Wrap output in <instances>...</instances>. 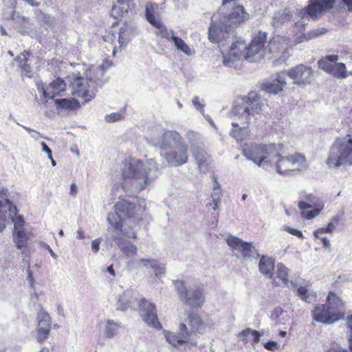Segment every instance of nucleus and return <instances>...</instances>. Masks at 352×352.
Instances as JSON below:
<instances>
[{
  "label": "nucleus",
  "instance_id": "obj_51",
  "mask_svg": "<svg viewBox=\"0 0 352 352\" xmlns=\"http://www.w3.org/2000/svg\"><path fill=\"white\" fill-rule=\"evenodd\" d=\"M124 118V114L122 112H114L105 116L104 120L107 122L111 123L121 120Z\"/></svg>",
  "mask_w": 352,
  "mask_h": 352
},
{
  "label": "nucleus",
  "instance_id": "obj_13",
  "mask_svg": "<svg viewBox=\"0 0 352 352\" xmlns=\"http://www.w3.org/2000/svg\"><path fill=\"white\" fill-rule=\"evenodd\" d=\"M179 298L186 305L194 308H200L204 302L203 290L200 288L187 289L183 280H174Z\"/></svg>",
  "mask_w": 352,
  "mask_h": 352
},
{
  "label": "nucleus",
  "instance_id": "obj_31",
  "mask_svg": "<svg viewBox=\"0 0 352 352\" xmlns=\"http://www.w3.org/2000/svg\"><path fill=\"white\" fill-rule=\"evenodd\" d=\"M157 28L156 34L167 41H170L173 34H175L173 30H168L166 26L162 23V20H159L153 24Z\"/></svg>",
  "mask_w": 352,
  "mask_h": 352
},
{
  "label": "nucleus",
  "instance_id": "obj_61",
  "mask_svg": "<svg viewBox=\"0 0 352 352\" xmlns=\"http://www.w3.org/2000/svg\"><path fill=\"white\" fill-rule=\"evenodd\" d=\"M283 230L285 231L288 232L289 234H293L297 237H299L301 239L304 238L302 233L298 230L294 229V228L289 227V226H285Z\"/></svg>",
  "mask_w": 352,
  "mask_h": 352
},
{
  "label": "nucleus",
  "instance_id": "obj_28",
  "mask_svg": "<svg viewBox=\"0 0 352 352\" xmlns=\"http://www.w3.org/2000/svg\"><path fill=\"white\" fill-rule=\"evenodd\" d=\"M292 14L288 9L280 10L276 12L272 20V25L276 28H278L285 23L291 21Z\"/></svg>",
  "mask_w": 352,
  "mask_h": 352
},
{
  "label": "nucleus",
  "instance_id": "obj_38",
  "mask_svg": "<svg viewBox=\"0 0 352 352\" xmlns=\"http://www.w3.org/2000/svg\"><path fill=\"white\" fill-rule=\"evenodd\" d=\"M55 102L58 107L64 109L73 110L78 109L80 107L79 102L74 99H57L55 100Z\"/></svg>",
  "mask_w": 352,
  "mask_h": 352
},
{
  "label": "nucleus",
  "instance_id": "obj_63",
  "mask_svg": "<svg viewBox=\"0 0 352 352\" xmlns=\"http://www.w3.org/2000/svg\"><path fill=\"white\" fill-rule=\"evenodd\" d=\"M298 208L303 210H306V209H309L313 208V205L311 204H309L304 201H300L298 204Z\"/></svg>",
  "mask_w": 352,
  "mask_h": 352
},
{
  "label": "nucleus",
  "instance_id": "obj_30",
  "mask_svg": "<svg viewBox=\"0 0 352 352\" xmlns=\"http://www.w3.org/2000/svg\"><path fill=\"white\" fill-rule=\"evenodd\" d=\"M187 323L190 327V337L193 333L199 331L202 326V321L199 315L195 313H190L187 318Z\"/></svg>",
  "mask_w": 352,
  "mask_h": 352
},
{
  "label": "nucleus",
  "instance_id": "obj_45",
  "mask_svg": "<svg viewBox=\"0 0 352 352\" xmlns=\"http://www.w3.org/2000/svg\"><path fill=\"white\" fill-rule=\"evenodd\" d=\"M226 242L232 249L240 251L243 243H245V241H243L242 239L232 235H230L226 239Z\"/></svg>",
  "mask_w": 352,
  "mask_h": 352
},
{
  "label": "nucleus",
  "instance_id": "obj_20",
  "mask_svg": "<svg viewBox=\"0 0 352 352\" xmlns=\"http://www.w3.org/2000/svg\"><path fill=\"white\" fill-rule=\"evenodd\" d=\"M166 341L175 348H179L184 344L190 342L191 337L188 328L184 323H181L179 327V332L165 333Z\"/></svg>",
  "mask_w": 352,
  "mask_h": 352
},
{
  "label": "nucleus",
  "instance_id": "obj_23",
  "mask_svg": "<svg viewBox=\"0 0 352 352\" xmlns=\"http://www.w3.org/2000/svg\"><path fill=\"white\" fill-rule=\"evenodd\" d=\"M135 26L133 22L124 23L120 28L118 42L120 47H124L135 36Z\"/></svg>",
  "mask_w": 352,
  "mask_h": 352
},
{
  "label": "nucleus",
  "instance_id": "obj_27",
  "mask_svg": "<svg viewBox=\"0 0 352 352\" xmlns=\"http://www.w3.org/2000/svg\"><path fill=\"white\" fill-rule=\"evenodd\" d=\"M120 328V323L113 320H107L104 327V334L107 338H113L118 335Z\"/></svg>",
  "mask_w": 352,
  "mask_h": 352
},
{
  "label": "nucleus",
  "instance_id": "obj_3",
  "mask_svg": "<svg viewBox=\"0 0 352 352\" xmlns=\"http://www.w3.org/2000/svg\"><path fill=\"white\" fill-rule=\"evenodd\" d=\"M264 102L254 91H251L232 109V113L237 117L239 122H233L234 128L230 131V135L237 142L242 141L248 135V126L255 116L263 111Z\"/></svg>",
  "mask_w": 352,
  "mask_h": 352
},
{
  "label": "nucleus",
  "instance_id": "obj_48",
  "mask_svg": "<svg viewBox=\"0 0 352 352\" xmlns=\"http://www.w3.org/2000/svg\"><path fill=\"white\" fill-rule=\"evenodd\" d=\"M327 32V29L324 28H320L309 31L307 34L304 35L306 40L311 39L324 34Z\"/></svg>",
  "mask_w": 352,
  "mask_h": 352
},
{
  "label": "nucleus",
  "instance_id": "obj_57",
  "mask_svg": "<svg viewBox=\"0 0 352 352\" xmlns=\"http://www.w3.org/2000/svg\"><path fill=\"white\" fill-rule=\"evenodd\" d=\"M304 198L308 201L307 203L311 204L313 207L316 208V204H323V203L313 194H305Z\"/></svg>",
  "mask_w": 352,
  "mask_h": 352
},
{
  "label": "nucleus",
  "instance_id": "obj_22",
  "mask_svg": "<svg viewBox=\"0 0 352 352\" xmlns=\"http://www.w3.org/2000/svg\"><path fill=\"white\" fill-rule=\"evenodd\" d=\"M66 84L60 78H57L43 89V96L45 98H54L56 96H61L65 91Z\"/></svg>",
  "mask_w": 352,
  "mask_h": 352
},
{
  "label": "nucleus",
  "instance_id": "obj_2",
  "mask_svg": "<svg viewBox=\"0 0 352 352\" xmlns=\"http://www.w3.org/2000/svg\"><path fill=\"white\" fill-rule=\"evenodd\" d=\"M159 175L160 169L153 159L145 162L135 158L125 160L122 168V189L128 196H135L144 190Z\"/></svg>",
  "mask_w": 352,
  "mask_h": 352
},
{
  "label": "nucleus",
  "instance_id": "obj_55",
  "mask_svg": "<svg viewBox=\"0 0 352 352\" xmlns=\"http://www.w3.org/2000/svg\"><path fill=\"white\" fill-rule=\"evenodd\" d=\"M286 311H284L281 307H276L273 310L272 314H271V318L274 320L275 322H282L279 320V318L283 316Z\"/></svg>",
  "mask_w": 352,
  "mask_h": 352
},
{
  "label": "nucleus",
  "instance_id": "obj_12",
  "mask_svg": "<svg viewBox=\"0 0 352 352\" xmlns=\"http://www.w3.org/2000/svg\"><path fill=\"white\" fill-rule=\"evenodd\" d=\"M335 0H313V2L307 6V8L299 11L298 16L300 18V21L295 23L296 28L304 25L305 21L309 18L316 19L318 16L323 12L330 10Z\"/></svg>",
  "mask_w": 352,
  "mask_h": 352
},
{
  "label": "nucleus",
  "instance_id": "obj_14",
  "mask_svg": "<svg viewBox=\"0 0 352 352\" xmlns=\"http://www.w3.org/2000/svg\"><path fill=\"white\" fill-rule=\"evenodd\" d=\"M338 55H327L318 60V67L336 78H346L349 76V73L346 65L342 63H338Z\"/></svg>",
  "mask_w": 352,
  "mask_h": 352
},
{
  "label": "nucleus",
  "instance_id": "obj_18",
  "mask_svg": "<svg viewBox=\"0 0 352 352\" xmlns=\"http://www.w3.org/2000/svg\"><path fill=\"white\" fill-rule=\"evenodd\" d=\"M314 72L310 67L299 64L287 70V76L294 80L293 84H309L311 82Z\"/></svg>",
  "mask_w": 352,
  "mask_h": 352
},
{
  "label": "nucleus",
  "instance_id": "obj_40",
  "mask_svg": "<svg viewBox=\"0 0 352 352\" xmlns=\"http://www.w3.org/2000/svg\"><path fill=\"white\" fill-rule=\"evenodd\" d=\"M15 4L16 2L14 0H8L6 2L5 8L3 10V16L6 19H15L16 21V17L18 16H14L15 15Z\"/></svg>",
  "mask_w": 352,
  "mask_h": 352
},
{
  "label": "nucleus",
  "instance_id": "obj_46",
  "mask_svg": "<svg viewBox=\"0 0 352 352\" xmlns=\"http://www.w3.org/2000/svg\"><path fill=\"white\" fill-rule=\"evenodd\" d=\"M146 17L147 21L151 24L160 20L159 17H156L155 15V7L151 3H148L146 6Z\"/></svg>",
  "mask_w": 352,
  "mask_h": 352
},
{
  "label": "nucleus",
  "instance_id": "obj_36",
  "mask_svg": "<svg viewBox=\"0 0 352 352\" xmlns=\"http://www.w3.org/2000/svg\"><path fill=\"white\" fill-rule=\"evenodd\" d=\"M156 265V260L153 258H141L138 260H133L128 263V266L135 267H144L146 269L153 268Z\"/></svg>",
  "mask_w": 352,
  "mask_h": 352
},
{
  "label": "nucleus",
  "instance_id": "obj_11",
  "mask_svg": "<svg viewBox=\"0 0 352 352\" xmlns=\"http://www.w3.org/2000/svg\"><path fill=\"white\" fill-rule=\"evenodd\" d=\"M219 33L220 34L221 41L222 40L221 43H223V45H221V47L219 46L223 56V64L227 67H232L234 61L239 58L241 55L242 50L245 49V42L241 38H236L235 41H232L228 54H226V50L224 49V47L227 42H230L228 40H230V37L228 36V34L224 32H219ZM217 43L220 45L219 43Z\"/></svg>",
  "mask_w": 352,
  "mask_h": 352
},
{
  "label": "nucleus",
  "instance_id": "obj_15",
  "mask_svg": "<svg viewBox=\"0 0 352 352\" xmlns=\"http://www.w3.org/2000/svg\"><path fill=\"white\" fill-rule=\"evenodd\" d=\"M8 189L3 188L0 191V232L6 228V224L10 223V220L13 221L17 213V209L9 199Z\"/></svg>",
  "mask_w": 352,
  "mask_h": 352
},
{
  "label": "nucleus",
  "instance_id": "obj_32",
  "mask_svg": "<svg viewBox=\"0 0 352 352\" xmlns=\"http://www.w3.org/2000/svg\"><path fill=\"white\" fill-rule=\"evenodd\" d=\"M170 41L174 43L175 47L177 50L182 52L186 55L192 56L195 54V52L190 49L184 41L175 34H173Z\"/></svg>",
  "mask_w": 352,
  "mask_h": 352
},
{
  "label": "nucleus",
  "instance_id": "obj_9",
  "mask_svg": "<svg viewBox=\"0 0 352 352\" xmlns=\"http://www.w3.org/2000/svg\"><path fill=\"white\" fill-rule=\"evenodd\" d=\"M148 142L155 146H158L161 151H167L173 144H180L181 135L175 131L165 130L160 126H155L151 131V137Z\"/></svg>",
  "mask_w": 352,
  "mask_h": 352
},
{
  "label": "nucleus",
  "instance_id": "obj_52",
  "mask_svg": "<svg viewBox=\"0 0 352 352\" xmlns=\"http://www.w3.org/2000/svg\"><path fill=\"white\" fill-rule=\"evenodd\" d=\"M347 336L349 339V348L352 351V314L346 317Z\"/></svg>",
  "mask_w": 352,
  "mask_h": 352
},
{
  "label": "nucleus",
  "instance_id": "obj_44",
  "mask_svg": "<svg viewBox=\"0 0 352 352\" xmlns=\"http://www.w3.org/2000/svg\"><path fill=\"white\" fill-rule=\"evenodd\" d=\"M323 208L324 204H316L315 209L312 210H303L301 212V215L306 219H312L320 214Z\"/></svg>",
  "mask_w": 352,
  "mask_h": 352
},
{
  "label": "nucleus",
  "instance_id": "obj_21",
  "mask_svg": "<svg viewBox=\"0 0 352 352\" xmlns=\"http://www.w3.org/2000/svg\"><path fill=\"white\" fill-rule=\"evenodd\" d=\"M115 241L120 250L128 257H131L137 254L138 248L136 245L123 239L120 234H113L109 239H107L106 243L109 241Z\"/></svg>",
  "mask_w": 352,
  "mask_h": 352
},
{
  "label": "nucleus",
  "instance_id": "obj_10",
  "mask_svg": "<svg viewBox=\"0 0 352 352\" xmlns=\"http://www.w3.org/2000/svg\"><path fill=\"white\" fill-rule=\"evenodd\" d=\"M187 139L190 146V151L194 156L198 167L201 172H206L210 162V156L204 149V144L201 135L192 131L187 133Z\"/></svg>",
  "mask_w": 352,
  "mask_h": 352
},
{
  "label": "nucleus",
  "instance_id": "obj_41",
  "mask_svg": "<svg viewBox=\"0 0 352 352\" xmlns=\"http://www.w3.org/2000/svg\"><path fill=\"white\" fill-rule=\"evenodd\" d=\"M241 252L244 258H253L256 259L259 256L258 252L255 250L252 243L245 242Z\"/></svg>",
  "mask_w": 352,
  "mask_h": 352
},
{
  "label": "nucleus",
  "instance_id": "obj_47",
  "mask_svg": "<svg viewBox=\"0 0 352 352\" xmlns=\"http://www.w3.org/2000/svg\"><path fill=\"white\" fill-rule=\"evenodd\" d=\"M263 89L267 93L277 94L283 91V87L277 83L267 82L263 84Z\"/></svg>",
  "mask_w": 352,
  "mask_h": 352
},
{
  "label": "nucleus",
  "instance_id": "obj_19",
  "mask_svg": "<svg viewBox=\"0 0 352 352\" xmlns=\"http://www.w3.org/2000/svg\"><path fill=\"white\" fill-rule=\"evenodd\" d=\"M266 38L267 35L265 32L259 31L255 34L250 45L245 47V58L249 61H254L255 56L263 50L266 43Z\"/></svg>",
  "mask_w": 352,
  "mask_h": 352
},
{
  "label": "nucleus",
  "instance_id": "obj_49",
  "mask_svg": "<svg viewBox=\"0 0 352 352\" xmlns=\"http://www.w3.org/2000/svg\"><path fill=\"white\" fill-rule=\"evenodd\" d=\"M10 223H14V231L23 230H24L25 221L21 215H17L13 217V221L10 220Z\"/></svg>",
  "mask_w": 352,
  "mask_h": 352
},
{
  "label": "nucleus",
  "instance_id": "obj_33",
  "mask_svg": "<svg viewBox=\"0 0 352 352\" xmlns=\"http://www.w3.org/2000/svg\"><path fill=\"white\" fill-rule=\"evenodd\" d=\"M16 23H19V32L22 34H30L34 30L33 25L30 22V19L25 16H19L16 17Z\"/></svg>",
  "mask_w": 352,
  "mask_h": 352
},
{
  "label": "nucleus",
  "instance_id": "obj_58",
  "mask_svg": "<svg viewBox=\"0 0 352 352\" xmlns=\"http://www.w3.org/2000/svg\"><path fill=\"white\" fill-rule=\"evenodd\" d=\"M192 103L197 111H200L201 113L204 112V104L200 102L199 98L198 96H196L193 97L192 100Z\"/></svg>",
  "mask_w": 352,
  "mask_h": 352
},
{
  "label": "nucleus",
  "instance_id": "obj_39",
  "mask_svg": "<svg viewBox=\"0 0 352 352\" xmlns=\"http://www.w3.org/2000/svg\"><path fill=\"white\" fill-rule=\"evenodd\" d=\"M297 295L304 301L311 303L316 298V294L313 291H309L306 287L300 286L297 289Z\"/></svg>",
  "mask_w": 352,
  "mask_h": 352
},
{
  "label": "nucleus",
  "instance_id": "obj_34",
  "mask_svg": "<svg viewBox=\"0 0 352 352\" xmlns=\"http://www.w3.org/2000/svg\"><path fill=\"white\" fill-rule=\"evenodd\" d=\"M12 234L14 242L18 249H22L26 246L29 237L25 230L13 231Z\"/></svg>",
  "mask_w": 352,
  "mask_h": 352
},
{
  "label": "nucleus",
  "instance_id": "obj_43",
  "mask_svg": "<svg viewBox=\"0 0 352 352\" xmlns=\"http://www.w3.org/2000/svg\"><path fill=\"white\" fill-rule=\"evenodd\" d=\"M38 328H51L50 316L46 311L41 310L38 313Z\"/></svg>",
  "mask_w": 352,
  "mask_h": 352
},
{
  "label": "nucleus",
  "instance_id": "obj_37",
  "mask_svg": "<svg viewBox=\"0 0 352 352\" xmlns=\"http://www.w3.org/2000/svg\"><path fill=\"white\" fill-rule=\"evenodd\" d=\"M221 189L220 184L217 179L214 180L213 186V192L211 194L212 202L208 203L207 207L211 206L215 210L218 208L219 203L220 201Z\"/></svg>",
  "mask_w": 352,
  "mask_h": 352
},
{
  "label": "nucleus",
  "instance_id": "obj_24",
  "mask_svg": "<svg viewBox=\"0 0 352 352\" xmlns=\"http://www.w3.org/2000/svg\"><path fill=\"white\" fill-rule=\"evenodd\" d=\"M136 301H138L136 293L132 289H128L119 297L117 302V309L126 311L132 308L133 305Z\"/></svg>",
  "mask_w": 352,
  "mask_h": 352
},
{
  "label": "nucleus",
  "instance_id": "obj_26",
  "mask_svg": "<svg viewBox=\"0 0 352 352\" xmlns=\"http://www.w3.org/2000/svg\"><path fill=\"white\" fill-rule=\"evenodd\" d=\"M259 270L261 273L268 278H272L274 270V260L270 257L263 256L259 261Z\"/></svg>",
  "mask_w": 352,
  "mask_h": 352
},
{
  "label": "nucleus",
  "instance_id": "obj_60",
  "mask_svg": "<svg viewBox=\"0 0 352 352\" xmlns=\"http://www.w3.org/2000/svg\"><path fill=\"white\" fill-rule=\"evenodd\" d=\"M102 239L101 237L97 238L91 241V250L94 254H96L100 250V245Z\"/></svg>",
  "mask_w": 352,
  "mask_h": 352
},
{
  "label": "nucleus",
  "instance_id": "obj_16",
  "mask_svg": "<svg viewBox=\"0 0 352 352\" xmlns=\"http://www.w3.org/2000/svg\"><path fill=\"white\" fill-rule=\"evenodd\" d=\"M140 316L142 320L149 327L161 329L162 324L159 321L155 304L145 298L138 302Z\"/></svg>",
  "mask_w": 352,
  "mask_h": 352
},
{
  "label": "nucleus",
  "instance_id": "obj_62",
  "mask_svg": "<svg viewBox=\"0 0 352 352\" xmlns=\"http://www.w3.org/2000/svg\"><path fill=\"white\" fill-rule=\"evenodd\" d=\"M264 347L270 351H274L278 348V343L275 341H268L264 344Z\"/></svg>",
  "mask_w": 352,
  "mask_h": 352
},
{
  "label": "nucleus",
  "instance_id": "obj_50",
  "mask_svg": "<svg viewBox=\"0 0 352 352\" xmlns=\"http://www.w3.org/2000/svg\"><path fill=\"white\" fill-rule=\"evenodd\" d=\"M50 329L45 328V327H38V331H37V337L36 340L38 342L42 343L44 342L50 334Z\"/></svg>",
  "mask_w": 352,
  "mask_h": 352
},
{
  "label": "nucleus",
  "instance_id": "obj_5",
  "mask_svg": "<svg viewBox=\"0 0 352 352\" xmlns=\"http://www.w3.org/2000/svg\"><path fill=\"white\" fill-rule=\"evenodd\" d=\"M104 70L101 67H91L86 73V79L76 74H72L67 77L72 88L74 97L82 98L85 102L91 101L98 92V88L104 85L103 76Z\"/></svg>",
  "mask_w": 352,
  "mask_h": 352
},
{
  "label": "nucleus",
  "instance_id": "obj_29",
  "mask_svg": "<svg viewBox=\"0 0 352 352\" xmlns=\"http://www.w3.org/2000/svg\"><path fill=\"white\" fill-rule=\"evenodd\" d=\"M118 4L114 5L112 8V15L115 18L122 16L126 14L129 9V0H116Z\"/></svg>",
  "mask_w": 352,
  "mask_h": 352
},
{
  "label": "nucleus",
  "instance_id": "obj_59",
  "mask_svg": "<svg viewBox=\"0 0 352 352\" xmlns=\"http://www.w3.org/2000/svg\"><path fill=\"white\" fill-rule=\"evenodd\" d=\"M285 76H287V71H284L276 74V80L278 85H280L282 87L283 85L287 84Z\"/></svg>",
  "mask_w": 352,
  "mask_h": 352
},
{
  "label": "nucleus",
  "instance_id": "obj_53",
  "mask_svg": "<svg viewBox=\"0 0 352 352\" xmlns=\"http://www.w3.org/2000/svg\"><path fill=\"white\" fill-rule=\"evenodd\" d=\"M241 336L242 337H249L251 336H252L254 342H258L260 338V333L257 331L252 330L250 329L243 330L241 333Z\"/></svg>",
  "mask_w": 352,
  "mask_h": 352
},
{
  "label": "nucleus",
  "instance_id": "obj_4",
  "mask_svg": "<svg viewBox=\"0 0 352 352\" xmlns=\"http://www.w3.org/2000/svg\"><path fill=\"white\" fill-rule=\"evenodd\" d=\"M116 213H109L107 221L116 231H121L123 236L129 239H136L137 235L131 226L142 220L144 207L135 206L133 204L123 199L114 205Z\"/></svg>",
  "mask_w": 352,
  "mask_h": 352
},
{
  "label": "nucleus",
  "instance_id": "obj_6",
  "mask_svg": "<svg viewBox=\"0 0 352 352\" xmlns=\"http://www.w3.org/2000/svg\"><path fill=\"white\" fill-rule=\"evenodd\" d=\"M249 14L245 10L243 6H237L232 8V11L227 15L223 16L219 21H217L216 15L212 17L211 25L208 29V38L212 43H219L220 47L223 45L221 43L219 32L227 34L232 32L241 23L249 19Z\"/></svg>",
  "mask_w": 352,
  "mask_h": 352
},
{
  "label": "nucleus",
  "instance_id": "obj_64",
  "mask_svg": "<svg viewBox=\"0 0 352 352\" xmlns=\"http://www.w3.org/2000/svg\"><path fill=\"white\" fill-rule=\"evenodd\" d=\"M329 352H348V351L345 349H343V348L339 346H336L331 347L329 350Z\"/></svg>",
  "mask_w": 352,
  "mask_h": 352
},
{
  "label": "nucleus",
  "instance_id": "obj_1",
  "mask_svg": "<svg viewBox=\"0 0 352 352\" xmlns=\"http://www.w3.org/2000/svg\"><path fill=\"white\" fill-rule=\"evenodd\" d=\"M281 144H245L243 149V155L259 167L268 169L275 167L276 172L285 175L289 172L301 171L308 167L306 159L300 153H294L282 156Z\"/></svg>",
  "mask_w": 352,
  "mask_h": 352
},
{
  "label": "nucleus",
  "instance_id": "obj_25",
  "mask_svg": "<svg viewBox=\"0 0 352 352\" xmlns=\"http://www.w3.org/2000/svg\"><path fill=\"white\" fill-rule=\"evenodd\" d=\"M30 56V53L24 52L21 53L15 59L18 67L21 69V72L23 74L26 76L32 77V68L28 63V57Z\"/></svg>",
  "mask_w": 352,
  "mask_h": 352
},
{
  "label": "nucleus",
  "instance_id": "obj_56",
  "mask_svg": "<svg viewBox=\"0 0 352 352\" xmlns=\"http://www.w3.org/2000/svg\"><path fill=\"white\" fill-rule=\"evenodd\" d=\"M27 272V280L30 285V287L32 289H35V280L33 277V272L30 269V265H28V268L26 270Z\"/></svg>",
  "mask_w": 352,
  "mask_h": 352
},
{
  "label": "nucleus",
  "instance_id": "obj_35",
  "mask_svg": "<svg viewBox=\"0 0 352 352\" xmlns=\"http://www.w3.org/2000/svg\"><path fill=\"white\" fill-rule=\"evenodd\" d=\"M340 217L338 216L333 217L331 221L327 224L325 228H320L314 232V235L316 238H320V234L324 233H332L336 229V226L338 224Z\"/></svg>",
  "mask_w": 352,
  "mask_h": 352
},
{
  "label": "nucleus",
  "instance_id": "obj_54",
  "mask_svg": "<svg viewBox=\"0 0 352 352\" xmlns=\"http://www.w3.org/2000/svg\"><path fill=\"white\" fill-rule=\"evenodd\" d=\"M157 277H162L166 273L165 265L156 260V265L153 268Z\"/></svg>",
  "mask_w": 352,
  "mask_h": 352
},
{
  "label": "nucleus",
  "instance_id": "obj_17",
  "mask_svg": "<svg viewBox=\"0 0 352 352\" xmlns=\"http://www.w3.org/2000/svg\"><path fill=\"white\" fill-rule=\"evenodd\" d=\"M160 155L171 166H179L188 162V147L184 144H179L174 149L160 151Z\"/></svg>",
  "mask_w": 352,
  "mask_h": 352
},
{
  "label": "nucleus",
  "instance_id": "obj_7",
  "mask_svg": "<svg viewBox=\"0 0 352 352\" xmlns=\"http://www.w3.org/2000/svg\"><path fill=\"white\" fill-rule=\"evenodd\" d=\"M314 320L331 324L345 316V304L335 293L329 292L325 305H317L311 312Z\"/></svg>",
  "mask_w": 352,
  "mask_h": 352
},
{
  "label": "nucleus",
  "instance_id": "obj_8",
  "mask_svg": "<svg viewBox=\"0 0 352 352\" xmlns=\"http://www.w3.org/2000/svg\"><path fill=\"white\" fill-rule=\"evenodd\" d=\"M327 164L329 168L352 165V137L349 135L337 139L331 146Z\"/></svg>",
  "mask_w": 352,
  "mask_h": 352
},
{
  "label": "nucleus",
  "instance_id": "obj_42",
  "mask_svg": "<svg viewBox=\"0 0 352 352\" xmlns=\"http://www.w3.org/2000/svg\"><path fill=\"white\" fill-rule=\"evenodd\" d=\"M276 268L277 277L281 280L283 285H286L289 281V269L281 263L277 264Z\"/></svg>",
  "mask_w": 352,
  "mask_h": 352
}]
</instances>
